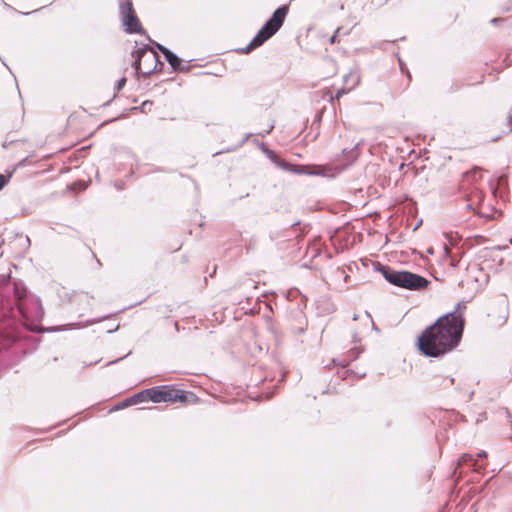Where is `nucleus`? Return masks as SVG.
<instances>
[{
  "instance_id": "obj_1",
  "label": "nucleus",
  "mask_w": 512,
  "mask_h": 512,
  "mask_svg": "<svg viewBox=\"0 0 512 512\" xmlns=\"http://www.w3.org/2000/svg\"><path fill=\"white\" fill-rule=\"evenodd\" d=\"M464 327L462 313L442 315L418 337L419 351L427 357H440L453 351L461 342Z\"/></svg>"
},
{
  "instance_id": "obj_2",
  "label": "nucleus",
  "mask_w": 512,
  "mask_h": 512,
  "mask_svg": "<svg viewBox=\"0 0 512 512\" xmlns=\"http://www.w3.org/2000/svg\"><path fill=\"white\" fill-rule=\"evenodd\" d=\"M14 303L19 314L25 319H41L44 310L38 297L30 296L22 282L13 283Z\"/></svg>"
},
{
  "instance_id": "obj_3",
  "label": "nucleus",
  "mask_w": 512,
  "mask_h": 512,
  "mask_svg": "<svg viewBox=\"0 0 512 512\" xmlns=\"http://www.w3.org/2000/svg\"><path fill=\"white\" fill-rule=\"evenodd\" d=\"M379 271L390 284L408 290H422L430 283L425 277L406 270H394L381 265Z\"/></svg>"
},
{
  "instance_id": "obj_4",
  "label": "nucleus",
  "mask_w": 512,
  "mask_h": 512,
  "mask_svg": "<svg viewBox=\"0 0 512 512\" xmlns=\"http://www.w3.org/2000/svg\"><path fill=\"white\" fill-rule=\"evenodd\" d=\"M289 12L288 5L279 6L258 30V47L274 36L283 26Z\"/></svg>"
},
{
  "instance_id": "obj_5",
  "label": "nucleus",
  "mask_w": 512,
  "mask_h": 512,
  "mask_svg": "<svg viewBox=\"0 0 512 512\" xmlns=\"http://www.w3.org/2000/svg\"><path fill=\"white\" fill-rule=\"evenodd\" d=\"M150 401L154 403L160 402H185L187 401L188 393L180 390L171 388L167 385L156 386L148 388Z\"/></svg>"
},
{
  "instance_id": "obj_6",
  "label": "nucleus",
  "mask_w": 512,
  "mask_h": 512,
  "mask_svg": "<svg viewBox=\"0 0 512 512\" xmlns=\"http://www.w3.org/2000/svg\"><path fill=\"white\" fill-rule=\"evenodd\" d=\"M120 16L122 23L125 26V32L128 34L144 32L131 0H126L120 4Z\"/></svg>"
},
{
  "instance_id": "obj_7",
  "label": "nucleus",
  "mask_w": 512,
  "mask_h": 512,
  "mask_svg": "<svg viewBox=\"0 0 512 512\" xmlns=\"http://www.w3.org/2000/svg\"><path fill=\"white\" fill-rule=\"evenodd\" d=\"M258 148L277 168L294 174H306V167L302 165L295 166L283 160L275 151L269 149L264 143H258Z\"/></svg>"
},
{
  "instance_id": "obj_8",
  "label": "nucleus",
  "mask_w": 512,
  "mask_h": 512,
  "mask_svg": "<svg viewBox=\"0 0 512 512\" xmlns=\"http://www.w3.org/2000/svg\"><path fill=\"white\" fill-rule=\"evenodd\" d=\"M140 56H147V61H150V64L153 65L151 68L142 71L144 78L149 77L155 71H161L163 69L164 64L160 61L158 54L147 44H144L140 48Z\"/></svg>"
},
{
  "instance_id": "obj_9",
  "label": "nucleus",
  "mask_w": 512,
  "mask_h": 512,
  "mask_svg": "<svg viewBox=\"0 0 512 512\" xmlns=\"http://www.w3.org/2000/svg\"><path fill=\"white\" fill-rule=\"evenodd\" d=\"M272 312V307L269 302L261 301L260 297H258V315L262 314V319L265 323L266 329L268 332L272 334V336L276 339L277 332L273 325L272 317L270 313Z\"/></svg>"
},
{
  "instance_id": "obj_10",
  "label": "nucleus",
  "mask_w": 512,
  "mask_h": 512,
  "mask_svg": "<svg viewBox=\"0 0 512 512\" xmlns=\"http://www.w3.org/2000/svg\"><path fill=\"white\" fill-rule=\"evenodd\" d=\"M150 401L148 389H145L135 395L124 399L122 402L118 403L113 410L123 409L132 405H136L138 403Z\"/></svg>"
},
{
  "instance_id": "obj_11",
  "label": "nucleus",
  "mask_w": 512,
  "mask_h": 512,
  "mask_svg": "<svg viewBox=\"0 0 512 512\" xmlns=\"http://www.w3.org/2000/svg\"><path fill=\"white\" fill-rule=\"evenodd\" d=\"M164 50H165V52H164L165 60L170 64V66L175 71L183 72V71H187L189 69V66L184 65L182 63V59H180L175 53H173L169 49H164Z\"/></svg>"
},
{
  "instance_id": "obj_12",
  "label": "nucleus",
  "mask_w": 512,
  "mask_h": 512,
  "mask_svg": "<svg viewBox=\"0 0 512 512\" xmlns=\"http://www.w3.org/2000/svg\"><path fill=\"white\" fill-rule=\"evenodd\" d=\"M454 381H455L454 378H449L442 374H436V373L429 374L428 379H427V383L432 388L440 387V386L444 385L445 382H449V384L452 385L454 383Z\"/></svg>"
},
{
  "instance_id": "obj_13",
  "label": "nucleus",
  "mask_w": 512,
  "mask_h": 512,
  "mask_svg": "<svg viewBox=\"0 0 512 512\" xmlns=\"http://www.w3.org/2000/svg\"><path fill=\"white\" fill-rule=\"evenodd\" d=\"M481 172H482V169L479 167L472 168L470 171H467L463 175V182H466L468 184L477 182L481 178Z\"/></svg>"
},
{
  "instance_id": "obj_14",
  "label": "nucleus",
  "mask_w": 512,
  "mask_h": 512,
  "mask_svg": "<svg viewBox=\"0 0 512 512\" xmlns=\"http://www.w3.org/2000/svg\"><path fill=\"white\" fill-rule=\"evenodd\" d=\"M135 54V60L133 62V67L135 69V74L139 76L141 72V61L142 59H145L147 61V56H140V48L134 53Z\"/></svg>"
},
{
  "instance_id": "obj_15",
  "label": "nucleus",
  "mask_w": 512,
  "mask_h": 512,
  "mask_svg": "<svg viewBox=\"0 0 512 512\" xmlns=\"http://www.w3.org/2000/svg\"><path fill=\"white\" fill-rule=\"evenodd\" d=\"M459 464H471L474 470H479V467L477 466V461L470 454L462 455L461 458L459 459Z\"/></svg>"
},
{
  "instance_id": "obj_16",
  "label": "nucleus",
  "mask_w": 512,
  "mask_h": 512,
  "mask_svg": "<svg viewBox=\"0 0 512 512\" xmlns=\"http://www.w3.org/2000/svg\"><path fill=\"white\" fill-rule=\"evenodd\" d=\"M254 49H256V35L250 40L249 44L246 47L236 49L235 51L238 53L248 54Z\"/></svg>"
},
{
  "instance_id": "obj_17",
  "label": "nucleus",
  "mask_w": 512,
  "mask_h": 512,
  "mask_svg": "<svg viewBox=\"0 0 512 512\" xmlns=\"http://www.w3.org/2000/svg\"><path fill=\"white\" fill-rule=\"evenodd\" d=\"M13 311V307L10 302H7L6 305L0 311V318H5L9 316Z\"/></svg>"
},
{
  "instance_id": "obj_18",
  "label": "nucleus",
  "mask_w": 512,
  "mask_h": 512,
  "mask_svg": "<svg viewBox=\"0 0 512 512\" xmlns=\"http://www.w3.org/2000/svg\"><path fill=\"white\" fill-rule=\"evenodd\" d=\"M249 136H246L244 137L236 146L234 147H229V148H226L225 150H222V151H218V152H215L213 155H219L223 152H231V151H234L237 147L241 146L247 139H248Z\"/></svg>"
},
{
  "instance_id": "obj_19",
  "label": "nucleus",
  "mask_w": 512,
  "mask_h": 512,
  "mask_svg": "<svg viewBox=\"0 0 512 512\" xmlns=\"http://www.w3.org/2000/svg\"><path fill=\"white\" fill-rule=\"evenodd\" d=\"M126 82H127L126 77H122V78H120V79L117 81V83H116V85H115V91H116V93H118V92H119V91H120V90L125 86Z\"/></svg>"
},
{
  "instance_id": "obj_20",
  "label": "nucleus",
  "mask_w": 512,
  "mask_h": 512,
  "mask_svg": "<svg viewBox=\"0 0 512 512\" xmlns=\"http://www.w3.org/2000/svg\"><path fill=\"white\" fill-rule=\"evenodd\" d=\"M10 179V175L0 174V190L4 188V186L8 183Z\"/></svg>"
},
{
  "instance_id": "obj_21",
  "label": "nucleus",
  "mask_w": 512,
  "mask_h": 512,
  "mask_svg": "<svg viewBox=\"0 0 512 512\" xmlns=\"http://www.w3.org/2000/svg\"><path fill=\"white\" fill-rule=\"evenodd\" d=\"M444 251H445V254L448 256V257H451L452 259V265L454 267H456L458 265V261L457 259H454L452 256H451V252H450V249L445 245L444 246Z\"/></svg>"
},
{
  "instance_id": "obj_22",
  "label": "nucleus",
  "mask_w": 512,
  "mask_h": 512,
  "mask_svg": "<svg viewBox=\"0 0 512 512\" xmlns=\"http://www.w3.org/2000/svg\"><path fill=\"white\" fill-rule=\"evenodd\" d=\"M506 182H507V178H506V176H504V175H501V176H500V177H498V179H497V185H498V187H502V186H504V185L506 184Z\"/></svg>"
},
{
  "instance_id": "obj_23",
  "label": "nucleus",
  "mask_w": 512,
  "mask_h": 512,
  "mask_svg": "<svg viewBox=\"0 0 512 512\" xmlns=\"http://www.w3.org/2000/svg\"><path fill=\"white\" fill-rule=\"evenodd\" d=\"M344 94H346V90H345V89H339V90L336 92L335 96H334V97H332L331 99H332V100H333V99H337V100H339V99H340Z\"/></svg>"
},
{
  "instance_id": "obj_24",
  "label": "nucleus",
  "mask_w": 512,
  "mask_h": 512,
  "mask_svg": "<svg viewBox=\"0 0 512 512\" xmlns=\"http://www.w3.org/2000/svg\"><path fill=\"white\" fill-rule=\"evenodd\" d=\"M273 128H274V125L270 124L267 129H265L263 131H259L258 135L265 136L266 134H269Z\"/></svg>"
},
{
  "instance_id": "obj_25",
  "label": "nucleus",
  "mask_w": 512,
  "mask_h": 512,
  "mask_svg": "<svg viewBox=\"0 0 512 512\" xmlns=\"http://www.w3.org/2000/svg\"><path fill=\"white\" fill-rule=\"evenodd\" d=\"M340 31H341V28H338V29L335 31V33H334V34L332 35V37L330 38V43H332V44H333V43H335V42H336L337 37H338V35H339Z\"/></svg>"
},
{
  "instance_id": "obj_26",
  "label": "nucleus",
  "mask_w": 512,
  "mask_h": 512,
  "mask_svg": "<svg viewBox=\"0 0 512 512\" xmlns=\"http://www.w3.org/2000/svg\"><path fill=\"white\" fill-rule=\"evenodd\" d=\"M153 44L155 45V47L164 55V52L165 50L164 49H168L167 47L163 46L162 44H159L157 42H153Z\"/></svg>"
},
{
  "instance_id": "obj_27",
  "label": "nucleus",
  "mask_w": 512,
  "mask_h": 512,
  "mask_svg": "<svg viewBox=\"0 0 512 512\" xmlns=\"http://www.w3.org/2000/svg\"><path fill=\"white\" fill-rule=\"evenodd\" d=\"M466 306L462 303H457L456 307H455V310L453 312H456V313H461L460 310L461 309H465Z\"/></svg>"
},
{
  "instance_id": "obj_28",
  "label": "nucleus",
  "mask_w": 512,
  "mask_h": 512,
  "mask_svg": "<svg viewBox=\"0 0 512 512\" xmlns=\"http://www.w3.org/2000/svg\"><path fill=\"white\" fill-rule=\"evenodd\" d=\"M475 240H476V243L477 244H480L482 242H485L486 241V238L484 236H481V235H477L475 236Z\"/></svg>"
},
{
  "instance_id": "obj_29",
  "label": "nucleus",
  "mask_w": 512,
  "mask_h": 512,
  "mask_svg": "<svg viewBox=\"0 0 512 512\" xmlns=\"http://www.w3.org/2000/svg\"><path fill=\"white\" fill-rule=\"evenodd\" d=\"M477 456H478L479 458L487 457V452H485V451H481V452H479V453L477 454Z\"/></svg>"
},
{
  "instance_id": "obj_30",
  "label": "nucleus",
  "mask_w": 512,
  "mask_h": 512,
  "mask_svg": "<svg viewBox=\"0 0 512 512\" xmlns=\"http://www.w3.org/2000/svg\"><path fill=\"white\" fill-rule=\"evenodd\" d=\"M508 121H509V123L512 124V107H511V109H510V111L508 113Z\"/></svg>"
},
{
  "instance_id": "obj_31",
  "label": "nucleus",
  "mask_w": 512,
  "mask_h": 512,
  "mask_svg": "<svg viewBox=\"0 0 512 512\" xmlns=\"http://www.w3.org/2000/svg\"><path fill=\"white\" fill-rule=\"evenodd\" d=\"M499 21H501V19H500V18H493V19H491V21H490V22H491L492 24H496V23H498Z\"/></svg>"
},
{
  "instance_id": "obj_32",
  "label": "nucleus",
  "mask_w": 512,
  "mask_h": 512,
  "mask_svg": "<svg viewBox=\"0 0 512 512\" xmlns=\"http://www.w3.org/2000/svg\"><path fill=\"white\" fill-rule=\"evenodd\" d=\"M144 63H145V64H146V63L148 64L147 69H149V68H151V67L153 66V65H151V64H150V61H145V60H144Z\"/></svg>"
},
{
  "instance_id": "obj_33",
  "label": "nucleus",
  "mask_w": 512,
  "mask_h": 512,
  "mask_svg": "<svg viewBox=\"0 0 512 512\" xmlns=\"http://www.w3.org/2000/svg\"><path fill=\"white\" fill-rule=\"evenodd\" d=\"M174 326H175L176 331H179V324H178V322H175Z\"/></svg>"
},
{
  "instance_id": "obj_34",
  "label": "nucleus",
  "mask_w": 512,
  "mask_h": 512,
  "mask_svg": "<svg viewBox=\"0 0 512 512\" xmlns=\"http://www.w3.org/2000/svg\"><path fill=\"white\" fill-rule=\"evenodd\" d=\"M299 224H300V222H299V221L294 222V223L291 225V227H296V226H297V225H299Z\"/></svg>"
},
{
  "instance_id": "obj_35",
  "label": "nucleus",
  "mask_w": 512,
  "mask_h": 512,
  "mask_svg": "<svg viewBox=\"0 0 512 512\" xmlns=\"http://www.w3.org/2000/svg\"><path fill=\"white\" fill-rule=\"evenodd\" d=\"M371 322H372L373 329H374V330H376V331H378V328L376 327V325L374 324V322H373L372 320H371Z\"/></svg>"
},
{
  "instance_id": "obj_36",
  "label": "nucleus",
  "mask_w": 512,
  "mask_h": 512,
  "mask_svg": "<svg viewBox=\"0 0 512 512\" xmlns=\"http://www.w3.org/2000/svg\"><path fill=\"white\" fill-rule=\"evenodd\" d=\"M427 252H428V253H430V254H432V253H433V249H432V248H429V249L427 250Z\"/></svg>"
},
{
  "instance_id": "obj_37",
  "label": "nucleus",
  "mask_w": 512,
  "mask_h": 512,
  "mask_svg": "<svg viewBox=\"0 0 512 512\" xmlns=\"http://www.w3.org/2000/svg\"><path fill=\"white\" fill-rule=\"evenodd\" d=\"M271 396H272V394H267V395L265 396V399H269Z\"/></svg>"
},
{
  "instance_id": "obj_38",
  "label": "nucleus",
  "mask_w": 512,
  "mask_h": 512,
  "mask_svg": "<svg viewBox=\"0 0 512 512\" xmlns=\"http://www.w3.org/2000/svg\"><path fill=\"white\" fill-rule=\"evenodd\" d=\"M257 399H258V402L261 400V395H260V393H259V392H258Z\"/></svg>"
},
{
  "instance_id": "obj_39",
  "label": "nucleus",
  "mask_w": 512,
  "mask_h": 512,
  "mask_svg": "<svg viewBox=\"0 0 512 512\" xmlns=\"http://www.w3.org/2000/svg\"><path fill=\"white\" fill-rule=\"evenodd\" d=\"M148 103H149L148 101H144L143 107H145Z\"/></svg>"
},
{
  "instance_id": "obj_40",
  "label": "nucleus",
  "mask_w": 512,
  "mask_h": 512,
  "mask_svg": "<svg viewBox=\"0 0 512 512\" xmlns=\"http://www.w3.org/2000/svg\"><path fill=\"white\" fill-rule=\"evenodd\" d=\"M510 243H512V239L510 240Z\"/></svg>"
},
{
  "instance_id": "obj_41",
  "label": "nucleus",
  "mask_w": 512,
  "mask_h": 512,
  "mask_svg": "<svg viewBox=\"0 0 512 512\" xmlns=\"http://www.w3.org/2000/svg\"><path fill=\"white\" fill-rule=\"evenodd\" d=\"M510 243H512V239L510 240Z\"/></svg>"
}]
</instances>
